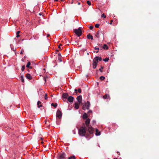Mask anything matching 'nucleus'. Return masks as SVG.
<instances>
[{"mask_svg": "<svg viewBox=\"0 0 159 159\" xmlns=\"http://www.w3.org/2000/svg\"><path fill=\"white\" fill-rule=\"evenodd\" d=\"M90 120L89 118L86 119L85 121L86 127L87 128V131L91 134H93L94 131V129L89 125Z\"/></svg>", "mask_w": 159, "mask_h": 159, "instance_id": "nucleus-1", "label": "nucleus"}, {"mask_svg": "<svg viewBox=\"0 0 159 159\" xmlns=\"http://www.w3.org/2000/svg\"><path fill=\"white\" fill-rule=\"evenodd\" d=\"M87 129V128L85 125L84 124L79 129V134L82 136H84L85 135L86 130Z\"/></svg>", "mask_w": 159, "mask_h": 159, "instance_id": "nucleus-2", "label": "nucleus"}, {"mask_svg": "<svg viewBox=\"0 0 159 159\" xmlns=\"http://www.w3.org/2000/svg\"><path fill=\"white\" fill-rule=\"evenodd\" d=\"M74 32L78 37L80 36L82 34L81 28L79 27L78 29H75Z\"/></svg>", "mask_w": 159, "mask_h": 159, "instance_id": "nucleus-3", "label": "nucleus"}, {"mask_svg": "<svg viewBox=\"0 0 159 159\" xmlns=\"http://www.w3.org/2000/svg\"><path fill=\"white\" fill-rule=\"evenodd\" d=\"M62 113L59 110H58L57 111L56 116L57 118L61 119V118Z\"/></svg>", "mask_w": 159, "mask_h": 159, "instance_id": "nucleus-4", "label": "nucleus"}, {"mask_svg": "<svg viewBox=\"0 0 159 159\" xmlns=\"http://www.w3.org/2000/svg\"><path fill=\"white\" fill-rule=\"evenodd\" d=\"M66 155L64 152L60 154L58 157V159H64L66 157Z\"/></svg>", "mask_w": 159, "mask_h": 159, "instance_id": "nucleus-5", "label": "nucleus"}, {"mask_svg": "<svg viewBox=\"0 0 159 159\" xmlns=\"http://www.w3.org/2000/svg\"><path fill=\"white\" fill-rule=\"evenodd\" d=\"M77 100L78 102L80 104H81L82 103V96L81 95H80L78 96L77 98Z\"/></svg>", "mask_w": 159, "mask_h": 159, "instance_id": "nucleus-6", "label": "nucleus"}, {"mask_svg": "<svg viewBox=\"0 0 159 159\" xmlns=\"http://www.w3.org/2000/svg\"><path fill=\"white\" fill-rule=\"evenodd\" d=\"M74 98L73 97L70 96L67 98V100L70 102H72L73 101Z\"/></svg>", "mask_w": 159, "mask_h": 159, "instance_id": "nucleus-7", "label": "nucleus"}, {"mask_svg": "<svg viewBox=\"0 0 159 159\" xmlns=\"http://www.w3.org/2000/svg\"><path fill=\"white\" fill-rule=\"evenodd\" d=\"M80 104L79 102H76L75 103V108L76 109H78L79 108Z\"/></svg>", "mask_w": 159, "mask_h": 159, "instance_id": "nucleus-8", "label": "nucleus"}, {"mask_svg": "<svg viewBox=\"0 0 159 159\" xmlns=\"http://www.w3.org/2000/svg\"><path fill=\"white\" fill-rule=\"evenodd\" d=\"M103 98L104 99H110V97L109 96V95L108 94H106L104 96H103Z\"/></svg>", "mask_w": 159, "mask_h": 159, "instance_id": "nucleus-9", "label": "nucleus"}, {"mask_svg": "<svg viewBox=\"0 0 159 159\" xmlns=\"http://www.w3.org/2000/svg\"><path fill=\"white\" fill-rule=\"evenodd\" d=\"M85 104L86 106V109H89L90 105V103L89 101H87Z\"/></svg>", "mask_w": 159, "mask_h": 159, "instance_id": "nucleus-10", "label": "nucleus"}, {"mask_svg": "<svg viewBox=\"0 0 159 159\" xmlns=\"http://www.w3.org/2000/svg\"><path fill=\"white\" fill-rule=\"evenodd\" d=\"M26 77L29 80H31L32 79V77L29 74H27L25 75Z\"/></svg>", "mask_w": 159, "mask_h": 159, "instance_id": "nucleus-11", "label": "nucleus"}, {"mask_svg": "<svg viewBox=\"0 0 159 159\" xmlns=\"http://www.w3.org/2000/svg\"><path fill=\"white\" fill-rule=\"evenodd\" d=\"M87 118H88V116H87V114L85 112H84V114L83 116V119L84 120H86L88 119Z\"/></svg>", "mask_w": 159, "mask_h": 159, "instance_id": "nucleus-12", "label": "nucleus"}, {"mask_svg": "<svg viewBox=\"0 0 159 159\" xmlns=\"http://www.w3.org/2000/svg\"><path fill=\"white\" fill-rule=\"evenodd\" d=\"M68 97V95L66 93H64L62 94V97L66 99Z\"/></svg>", "mask_w": 159, "mask_h": 159, "instance_id": "nucleus-13", "label": "nucleus"}, {"mask_svg": "<svg viewBox=\"0 0 159 159\" xmlns=\"http://www.w3.org/2000/svg\"><path fill=\"white\" fill-rule=\"evenodd\" d=\"M87 38L88 39H91L92 40L93 39V38L92 35H91L90 34H89L87 36Z\"/></svg>", "mask_w": 159, "mask_h": 159, "instance_id": "nucleus-14", "label": "nucleus"}, {"mask_svg": "<svg viewBox=\"0 0 159 159\" xmlns=\"http://www.w3.org/2000/svg\"><path fill=\"white\" fill-rule=\"evenodd\" d=\"M93 62H95V63H96L97 64V63L98 62V58L95 57L93 59Z\"/></svg>", "mask_w": 159, "mask_h": 159, "instance_id": "nucleus-15", "label": "nucleus"}, {"mask_svg": "<svg viewBox=\"0 0 159 159\" xmlns=\"http://www.w3.org/2000/svg\"><path fill=\"white\" fill-rule=\"evenodd\" d=\"M93 69H95L97 67V64L95 62L93 61Z\"/></svg>", "mask_w": 159, "mask_h": 159, "instance_id": "nucleus-16", "label": "nucleus"}, {"mask_svg": "<svg viewBox=\"0 0 159 159\" xmlns=\"http://www.w3.org/2000/svg\"><path fill=\"white\" fill-rule=\"evenodd\" d=\"M31 63L30 62H28L27 63L26 67L27 68H29L30 69H32V67L30 66V65Z\"/></svg>", "mask_w": 159, "mask_h": 159, "instance_id": "nucleus-17", "label": "nucleus"}, {"mask_svg": "<svg viewBox=\"0 0 159 159\" xmlns=\"http://www.w3.org/2000/svg\"><path fill=\"white\" fill-rule=\"evenodd\" d=\"M96 134H95L97 136L100 135V132H99L98 130V129L96 130Z\"/></svg>", "mask_w": 159, "mask_h": 159, "instance_id": "nucleus-18", "label": "nucleus"}, {"mask_svg": "<svg viewBox=\"0 0 159 159\" xmlns=\"http://www.w3.org/2000/svg\"><path fill=\"white\" fill-rule=\"evenodd\" d=\"M41 102H40V101H38L37 102V105L38 107L39 108L41 107L42 106V105L41 104Z\"/></svg>", "mask_w": 159, "mask_h": 159, "instance_id": "nucleus-19", "label": "nucleus"}, {"mask_svg": "<svg viewBox=\"0 0 159 159\" xmlns=\"http://www.w3.org/2000/svg\"><path fill=\"white\" fill-rule=\"evenodd\" d=\"M75 92L76 93H77V91H78V92L80 93L81 92V90L80 89H79L78 90L76 89H75Z\"/></svg>", "mask_w": 159, "mask_h": 159, "instance_id": "nucleus-20", "label": "nucleus"}, {"mask_svg": "<svg viewBox=\"0 0 159 159\" xmlns=\"http://www.w3.org/2000/svg\"><path fill=\"white\" fill-rule=\"evenodd\" d=\"M103 48L104 49H108V47L106 44H104Z\"/></svg>", "mask_w": 159, "mask_h": 159, "instance_id": "nucleus-21", "label": "nucleus"}, {"mask_svg": "<svg viewBox=\"0 0 159 159\" xmlns=\"http://www.w3.org/2000/svg\"><path fill=\"white\" fill-rule=\"evenodd\" d=\"M52 106H53L54 107L56 108L57 106V104L56 103H52L51 104Z\"/></svg>", "mask_w": 159, "mask_h": 159, "instance_id": "nucleus-22", "label": "nucleus"}, {"mask_svg": "<svg viewBox=\"0 0 159 159\" xmlns=\"http://www.w3.org/2000/svg\"><path fill=\"white\" fill-rule=\"evenodd\" d=\"M20 80L22 82H24V76L23 75H21L20 76Z\"/></svg>", "mask_w": 159, "mask_h": 159, "instance_id": "nucleus-23", "label": "nucleus"}, {"mask_svg": "<svg viewBox=\"0 0 159 159\" xmlns=\"http://www.w3.org/2000/svg\"><path fill=\"white\" fill-rule=\"evenodd\" d=\"M109 58H106L105 59H103V61H105V62H107L109 60Z\"/></svg>", "mask_w": 159, "mask_h": 159, "instance_id": "nucleus-24", "label": "nucleus"}, {"mask_svg": "<svg viewBox=\"0 0 159 159\" xmlns=\"http://www.w3.org/2000/svg\"><path fill=\"white\" fill-rule=\"evenodd\" d=\"M68 159H75V156H71L68 158Z\"/></svg>", "mask_w": 159, "mask_h": 159, "instance_id": "nucleus-25", "label": "nucleus"}, {"mask_svg": "<svg viewBox=\"0 0 159 159\" xmlns=\"http://www.w3.org/2000/svg\"><path fill=\"white\" fill-rule=\"evenodd\" d=\"M100 79L101 80H103L105 79V77L102 76L100 77Z\"/></svg>", "mask_w": 159, "mask_h": 159, "instance_id": "nucleus-26", "label": "nucleus"}, {"mask_svg": "<svg viewBox=\"0 0 159 159\" xmlns=\"http://www.w3.org/2000/svg\"><path fill=\"white\" fill-rule=\"evenodd\" d=\"M20 32V31H18L16 32V37L18 38L20 37V35H19Z\"/></svg>", "mask_w": 159, "mask_h": 159, "instance_id": "nucleus-27", "label": "nucleus"}, {"mask_svg": "<svg viewBox=\"0 0 159 159\" xmlns=\"http://www.w3.org/2000/svg\"><path fill=\"white\" fill-rule=\"evenodd\" d=\"M82 109L83 110H85L86 109V106L85 104L83 105L82 107Z\"/></svg>", "mask_w": 159, "mask_h": 159, "instance_id": "nucleus-28", "label": "nucleus"}, {"mask_svg": "<svg viewBox=\"0 0 159 159\" xmlns=\"http://www.w3.org/2000/svg\"><path fill=\"white\" fill-rule=\"evenodd\" d=\"M96 57L98 58V61H101L102 60V58H101V57H99L98 56Z\"/></svg>", "mask_w": 159, "mask_h": 159, "instance_id": "nucleus-29", "label": "nucleus"}, {"mask_svg": "<svg viewBox=\"0 0 159 159\" xmlns=\"http://www.w3.org/2000/svg\"><path fill=\"white\" fill-rule=\"evenodd\" d=\"M58 60H59L60 62H61L62 61V60L61 58V57H60V56L58 57Z\"/></svg>", "mask_w": 159, "mask_h": 159, "instance_id": "nucleus-30", "label": "nucleus"}, {"mask_svg": "<svg viewBox=\"0 0 159 159\" xmlns=\"http://www.w3.org/2000/svg\"><path fill=\"white\" fill-rule=\"evenodd\" d=\"M25 65L23 66H22V68H21V70H22V71H24V70L25 69Z\"/></svg>", "mask_w": 159, "mask_h": 159, "instance_id": "nucleus-31", "label": "nucleus"}, {"mask_svg": "<svg viewBox=\"0 0 159 159\" xmlns=\"http://www.w3.org/2000/svg\"><path fill=\"white\" fill-rule=\"evenodd\" d=\"M100 25L98 24H96L95 25V27L98 28L99 26Z\"/></svg>", "mask_w": 159, "mask_h": 159, "instance_id": "nucleus-32", "label": "nucleus"}, {"mask_svg": "<svg viewBox=\"0 0 159 159\" xmlns=\"http://www.w3.org/2000/svg\"><path fill=\"white\" fill-rule=\"evenodd\" d=\"M87 3L89 5H90L91 4V2L89 1H87Z\"/></svg>", "mask_w": 159, "mask_h": 159, "instance_id": "nucleus-33", "label": "nucleus"}, {"mask_svg": "<svg viewBox=\"0 0 159 159\" xmlns=\"http://www.w3.org/2000/svg\"><path fill=\"white\" fill-rule=\"evenodd\" d=\"M47 93H46L45 94V96H44V98H45V99L46 100L47 99L48 97H47Z\"/></svg>", "mask_w": 159, "mask_h": 159, "instance_id": "nucleus-34", "label": "nucleus"}, {"mask_svg": "<svg viewBox=\"0 0 159 159\" xmlns=\"http://www.w3.org/2000/svg\"><path fill=\"white\" fill-rule=\"evenodd\" d=\"M103 66H101V68L99 69V70L101 72H102V69H103Z\"/></svg>", "mask_w": 159, "mask_h": 159, "instance_id": "nucleus-35", "label": "nucleus"}, {"mask_svg": "<svg viewBox=\"0 0 159 159\" xmlns=\"http://www.w3.org/2000/svg\"><path fill=\"white\" fill-rule=\"evenodd\" d=\"M101 17H104V18H105L106 17V15L104 14V13H103V14H102V15Z\"/></svg>", "mask_w": 159, "mask_h": 159, "instance_id": "nucleus-36", "label": "nucleus"}, {"mask_svg": "<svg viewBox=\"0 0 159 159\" xmlns=\"http://www.w3.org/2000/svg\"><path fill=\"white\" fill-rule=\"evenodd\" d=\"M99 34V31H98V33H97V34L96 35V37L97 38H99V36H98V34Z\"/></svg>", "mask_w": 159, "mask_h": 159, "instance_id": "nucleus-37", "label": "nucleus"}, {"mask_svg": "<svg viewBox=\"0 0 159 159\" xmlns=\"http://www.w3.org/2000/svg\"><path fill=\"white\" fill-rule=\"evenodd\" d=\"M93 27L92 26H91L89 27V29L92 30L93 29Z\"/></svg>", "mask_w": 159, "mask_h": 159, "instance_id": "nucleus-38", "label": "nucleus"}, {"mask_svg": "<svg viewBox=\"0 0 159 159\" xmlns=\"http://www.w3.org/2000/svg\"><path fill=\"white\" fill-rule=\"evenodd\" d=\"M62 46V44H59V46H58V48H59V49H61V47H60V46Z\"/></svg>", "mask_w": 159, "mask_h": 159, "instance_id": "nucleus-39", "label": "nucleus"}, {"mask_svg": "<svg viewBox=\"0 0 159 159\" xmlns=\"http://www.w3.org/2000/svg\"><path fill=\"white\" fill-rule=\"evenodd\" d=\"M92 111L91 110H89L88 111V113L89 114L90 113H92Z\"/></svg>", "mask_w": 159, "mask_h": 159, "instance_id": "nucleus-40", "label": "nucleus"}, {"mask_svg": "<svg viewBox=\"0 0 159 159\" xmlns=\"http://www.w3.org/2000/svg\"><path fill=\"white\" fill-rule=\"evenodd\" d=\"M47 122H49V121H47V120H45V123L46 124H47V125H48V124H47Z\"/></svg>", "mask_w": 159, "mask_h": 159, "instance_id": "nucleus-41", "label": "nucleus"}, {"mask_svg": "<svg viewBox=\"0 0 159 159\" xmlns=\"http://www.w3.org/2000/svg\"><path fill=\"white\" fill-rule=\"evenodd\" d=\"M94 49L95 50H99V48H96V47H95V48H94Z\"/></svg>", "mask_w": 159, "mask_h": 159, "instance_id": "nucleus-42", "label": "nucleus"}, {"mask_svg": "<svg viewBox=\"0 0 159 159\" xmlns=\"http://www.w3.org/2000/svg\"><path fill=\"white\" fill-rule=\"evenodd\" d=\"M113 21V20H111L110 21V25H111L112 24V22Z\"/></svg>", "mask_w": 159, "mask_h": 159, "instance_id": "nucleus-43", "label": "nucleus"}, {"mask_svg": "<svg viewBox=\"0 0 159 159\" xmlns=\"http://www.w3.org/2000/svg\"><path fill=\"white\" fill-rule=\"evenodd\" d=\"M58 57H59V56H60V57H61V54H60V53H58Z\"/></svg>", "mask_w": 159, "mask_h": 159, "instance_id": "nucleus-44", "label": "nucleus"}, {"mask_svg": "<svg viewBox=\"0 0 159 159\" xmlns=\"http://www.w3.org/2000/svg\"><path fill=\"white\" fill-rule=\"evenodd\" d=\"M23 54V52H22V51H21V52H20V54Z\"/></svg>", "mask_w": 159, "mask_h": 159, "instance_id": "nucleus-45", "label": "nucleus"}, {"mask_svg": "<svg viewBox=\"0 0 159 159\" xmlns=\"http://www.w3.org/2000/svg\"><path fill=\"white\" fill-rule=\"evenodd\" d=\"M44 80L45 82H46V78H44Z\"/></svg>", "mask_w": 159, "mask_h": 159, "instance_id": "nucleus-46", "label": "nucleus"}, {"mask_svg": "<svg viewBox=\"0 0 159 159\" xmlns=\"http://www.w3.org/2000/svg\"><path fill=\"white\" fill-rule=\"evenodd\" d=\"M49 36H50V35L49 34H48L47 35V37H48Z\"/></svg>", "mask_w": 159, "mask_h": 159, "instance_id": "nucleus-47", "label": "nucleus"}, {"mask_svg": "<svg viewBox=\"0 0 159 159\" xmlns=\"http://www.w3.org/2000/svg\"><path fill=\"white\" fill-rule=\"evenodd\" d=\"M78 4L79 5H80V2H78Z\"/></svg>", "mask_w": 159, "mask_h": 159, "instance_id": "nucleus-48", "label": "nucleus"}, {"mask_svg": "<svg viewBox=\"0 0 159 159\" xmlns=\"http://www.w3.org/2000/svg\"><path fill=\"white\" fill-rule=\"evenodd\" d=\"M98 51H97L96 52V53H98Z\"/></svg>", "mask_w": 159, "mask_h": 159, "instance_id": "nucleus-49", "label": "nucleus"}, {"mask_svg": "<svg viewBox=\"0 0 159 159\" xmlns=\"http://www.w3.org/2000/svg\"><path fill=\"white\" fill-rule=\"evenodd\" d=\"M58 0H54V1L57 2V1Z\"/></svg>", "mask_w": 159, "mask_h": 159, "instance_id": "nucleus-50", "label": "nucleus"}, {"mask_svg": "<svg viewBox=\"0 0 159 159\" xmlns=\"http://www.w3.org/2000/svg\"><path fill=\"white\" fill-rule=\"evenodd\" d=\"M40 139L41 140H43V138H41Z\"/></svg>", "mask_w": 159, "mask_h": 159, "instance_id": "nucleus-51", "label": "nucleus"}, {"mask_svg": "<svg viewBox=\"0 0 159 159\" xmlns=\"http://www.w3.org/2000/svg\"><path fill=\"white\" fill-rule=\"evenodd\" d=\"M43 143V141L41 142V143Z\"/></svg>", "mask_w": 159, "mask_h": 159, "instance_id": "nucleus-52", "label": "nucleus"}, {"mask_svg": "<svg viewBox=\"0 0 159 159\" xmlns=\"http://www.w3.org/2000/svg\"><path fill=\"white\" fill-rule=\"evenodd\" d=\"M39 14L40 15H41V13H39Z\"/></svg>", "mask_w": 159, "mask_h": 159, "instance_id": "nucleus-53", "label": "nucleus"}, {"mask_svg": "<svg viewBox=\"0 0 159 159\" xmlns=\"http://www.w3.org/2000/svg\"><path fill=\"white\" fill-rule=\"evenodd\" d=\"M51 96L52 97H53V96L52 95H51Z\"/></svg>", "mask_w": 159, "mask_h": 159, "instance_id": "nucleus-54", "label": "nucleus"}, {"mask_svg": "<svg viewBox=\"0 0 159 159\" xmlns=\"http://www.w3.org/2000/svg\"><path fill=\"white\" fill-rule=\"evenodd\" d=\"M61 1H63V0H61Z\"/></svg>", "mask_w": 159, "mask_h": 159, "instance_id": "nucleus-55", "label": "nucleus"}, {"mask_svg": "<svg viewBox=\"0 0 159 159\" xmlns=\"http://www.w3.org/2000/svg\"><path fill=\"white\" fill-rule=\"evenodd\" d=\"M114 159H117V158H114Z\"/></svg>", "mask_w": 159, "mask_h": 159, "instance_id": "nucleus-56", "label": "nucleus"}]
</instances>
